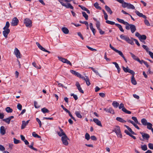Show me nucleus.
<instances>
[{
  "label": "nucleus",
  "instance_id": "obj_1",
  "mask_svg": "<svg viewBox=\"0 0 153 153\" xmlns=\"http://www.w3.org/2000/svg\"><path fill=\"white\" fill-rule=\"evenodd\" d=\"M124 126L126 127L127 129H128V130H125L124 131V132L125 133H126L127 135H129L132 138L134 139L135 140L136 139V137L133 135L132 134L135 135L136 134L135 133H134V132L128 126L125 125Z\"/></svg>",
  "mask_w": 153,
  "mask_h": 153
},
{
  "label": "nucleus",
  "instance_id": "obj_2",
  "mask_svg": "<svg viewBox=\"0 0 153 153\" xmlns=\"http://www.w3.org/2000/svg\"><path fill=\"white\" fill-rule=\"evenodd\" d=\"M109 46L110 48L113 51L117 52V53H118L124 59L125 61L126 62H127V61L126 58L124 57V55H123V53L120 51H119L116 48H114L111 45V44H110Z\"/></svg>",
  "mask_w": 153,
  "mask_h": 153
},
{
  "label": "nucleus",
  "instance_id": "obj_3",
  "mask_svg": "<svg viewBox=\"0 0 153 153\" xmlns=\"http://www.w3.org/2000/svg\"><path fill=\"white\" fill-rule=\"evenodd\" d=\"M113 131L114 132H115L118 137L120 138H122V135L121 134V130L119 126H116Z\"/></svg>",
  "mask_w": 153,
  "mask_h": 153
},
{
  "label": "nucleus",
  "instance_id": "obj_4",
  "mask_svg": "<svg viewBox=\"0 0 153 153\" xmlns=\"http://www.w3.org/2000/svg\"><path fill=\"white\" fill-rule=\"evenodd\" d=\"M125 28L127 30L130 29L132 33H133L136 30L135 26L133 24H130L128 23V25L126 26Z\"/></svg>",
  "mask_w": 153,
  "mask_h": 153
},
{
  "label": "nucleus",
  "instance_id": "obj_5",
  "mask_svg": "<svg viewBox=\"0 0 153 153\" xmlns=\"http://www.w3.org/2000/svg\"><path fill=\"white\" fill-rule=\"evenodd\" d=\"M122 6L123 8L127 7L128 9H134L135 7L130 3H127L126 2L122 4Z\"/></svg>",
  "mask_w": 153,
  "mask_h": 153
},
{
  "label": "nucleus",
  "instance_id": "obj_6",
  "mask_svg": "<svg viewBox=\"0 0 153 153\" xmlns=\"http://www.w3.org/2000/svg\"><path fill=\"white\" fill-rule=\"evenodd\" d=\"M68 139L66 135L62 136L61 137L62 143L65 146H68Z\"/></svg>",
  "mask_w": 153,
  "mask_h": 153
},
{
  "label": "nucleus",
  "instance_id": "obj_7",
  "mask_svg": "<svg viewBox=\"0 0 153 153\" xmlns=\"http://www.w3.org/2000/svg\"><path fill=\"white\" fill-rule=\"evenodd\" d=\"M58 58L59 59L63 62L69 64L70 66H72V65L71 63L67 59L61 57H58Z\"/></svg>",
  "mask_w": 153,
  "mask_h": 153
},
{
  "label": "nucleus",
  "instance_id": "obj_8",
  "mask_svg": "<svg viewBox=\"0 0 153 153\" xmlns=\"http://www.w3.org/2000/svg\"><path fill=\"white\" fill-rule=\"evenodd\" d=\"M122 68L123 70L125 72L129 73L132 75L135 74V73L134 71L129 69L128 67L125 68L124 66H123Z\"/></svg>",
  "mask_w": 153,
  "mask_h": 153
},
{
  "label": "nucleus",
  "instance_id": "obj_9",
  "mask_svg": "<svg viewBox=\"0 0 153 153\" xmlns=\"http://www.w3.org/2000/svg\"><path fill=\"white\" fill-rule=\"evenodd\" d=\"M24 22L27 27H30L32 26V22L29 19H25L24 20Z\"/></svg>",
  "mask_w": 153,
  "mask_h": 153
},
{
  "label": "nucleus",
  "instance_id": "obj_10",
  "mask_svg": "<svg viewBox=\"0 0 153 153\" xmlns=\"http://www.w3.org/2000/svg\"><path fill=\"white\" fill-rule=\"evenodd\" d=\"M14 53L17 58H21V53L19 50L16 48L14 49Z\"/></svg>",
  "mask_w": 153,
  "mask_h": 153
},
{
  "label": "nucleus",
  "instance_id": "obj_11",
  "mask_svg": "<svg viewBox=\"0 0 153 153\" xmlns=\"http://www.w3.org/2000/svg\"><path fill=\"white\" fill-rule=\"evenodd\" d=\"M18 19L16 17H14L12 19L11 24L13 26H16L18 24Z\"/></svg>",
  "mask_w": 153,
  "mask_h": 153
},
{
  "label": "nucleus",
  "instance_id": "obj_12",
  "mask_svg": "<svg viewBox=\"0 0 153 153\" xmlns=\"http://www.w3.org/2000/svg\"><path fill=\"white\" fill-rule=\"evenodd\" d=\"M60 4L62 6L65 7L67 8H70L71 9H74V7L70 3H68L66 4L64 3V2H61Z\"/></svg>",
  "mask_w": 153,
  "mask_h": 153
},
{
  "label": "nucleus",
  "instance_id": "obj_13",
  "mask_svg": "<svg viewBox=\"0 0 153 153\" xmlns=\"http://www.w3.org/2000/svg\"><path fill=\"white\" fill-rule=\"evenodd\" d=\"M81 78L85 81L87 85L89 86L91 84L89 78L87 76H85V77L82 76Z\"/></svg>",
  "mask_w": 153,
  "mask_h": 153
},
{
  "label": "nucleus",
  "instance_id": "obj_14",
  "mask_svg": "<svg viewBox=\"0 0 153 153\" xmlns=\"http://www.w3.org/2000/svg\"><path fill=\"white\" fill-rule=\"evenodd\" d=\"M4 30L3 31V34L4 36L6 38L7 37V35L10 32V30L9 29H4Z\"/></svg>",
  "mask_w": 153,
  "mask_h": 153
},
{
  "label": "nucleus",
  "instance_id": "obj_15",
  "mask_svg": "<svg viewBox=\"0 0 153 153\" xmlns=\"http://www.w3.org/2000/svg\"><path fill=\"white\" fill-rule=\"evenodd\" d=\"M140 133L142 135V137L144 139L147 140H149L150 136L148 134L143 133L142 132H140Z\"/></svg>",
  "mask_w": 153,
  "mask_h": 153
},
{
  "label": "nucleus",
  "instance_id": "obj_16",
  "mask_svg": "<svg viewBox=\"0 0 153 153\" xmlns=\"http://www.w3.org/2000/svg\"><path fill=\"white\" fill-rule=\"evenodd\" d=\"M76 86L78 90H79V91L82 94L84 93V91L82 89L80 85L78 82H76Z\"/></svg>",
  "mask_w": 153,
  "mask_h": 153
},
{
  "label": "nucleus",
  "instance_id": "obj_17",
  "mask_svg": "<svg viewBox=\"0 0 153 153\" xmlns=\"http://www.w3.org/2000/svg\"><path fill=\"white\" fill-rule=\"evenodd\" d=\"M70 72L72 74H74V75L76 76L77 77H79L80 78L82 76L80 74L76 72L75 71L73 70H71Z\"/></svg>",
  "mask_w": 153,
  "mask_h": 153
},
{
  "label": "nucleus",
  "instance_id": "obj_18",
  "mask_svg": "<svg viewBox=\"0 0 153 153\" xmlns=\"http://www.w3.org/2000/svg\"><path fill=\"white\" fill-rule=\"evenodd\" d=\"M104 110L107 112L113 114H114V111L111 108H105L104 109Z\"/></svg>",
  "mask_w": 153,
  "mask_h": 153
},
{
  "label": "nucleus",
  "instance_id": "obj_19",
  "mask_svg": "<svg viewBox=\"0 0 153 153\" xmlns=\"http://www.w3.org/2000/svg\"><path fill=\"white\" fill-rule=\"evenodd\" d=\"M30 120H28L25 122V121H22V124L21 126V129H24L26 126L28 124Z\"/></svg>",
  "mask_w": 153,
  "mask_h": 153
},
{
  "label": "nucleus",
  "instance_id": "obj_20",
  "mask_svg": "<svg viewBox=\"0 0 153 153\" xmlns=\"http://www.w3.org/2000/svg\"><path fill=\"white\" fill-rule=\"evenodd\" d=\"M135 13L136 14L140 17H143V18L146 19V17L145 15H143L142 13H140L139 11L137 10L135 11Z\"/></svg>",
  "mask_w": 153,
  "mask_h": 153
},
{
  "label": "nucleus",
  "instance_id": "obj_21",
  "mask_svg": "<svg viewBox=\"0 0 153 153\" xmlns=\"http://www.w3.org/2000/svg\"><path fill=\"white\" fill-rule=\"evenodd\" d=\"M93 121L98 126L102 127V126L101 123V122L98 119L96 118H94L93 119Z\"/></svg>",
  "mask_w": 153,
  "mask_h": 153
},
{
  "label": "nucleus",
  "instance_id": "obj_22",
  "mask_svg": "<svg viewBox=\"0 0 153 153\" xmlns=\"http://www.w3.org/2000/svg\"><path fill=\"white\" fill-rule=\"evenodd\" d=\"M0 132L2 135H4L6 133V130L4 126H1L0 129Z\"/></svg>",
  "mask_w": 153,
  "mask_h": 153
},
{
  "label": "nucleus",
  "instance_id": "obj_23",
  "mask_svg": "<svg viewBox=\"0 0 153 153\" xmlns=\"http://www.w3.org/2000/svg\"><path fill=\"white\" fill-rule=\"evenodd\" d=\"M117 20L119 22L122 23L124 25H127L128 24V22H127L124 21V20L122 19H121L119 18H117Z\"/></svg>",
  "mask_w": 153,
  "mask_h": 153
},
{
  "label": "nucleus",
  "instance_id": "obj_24",
  "mask_svg": "<svg viewBox=\"0 0 153 153\" xmlns=\"http://www.w3.org/2000/svg\"><path fill=\"white\" fill-rule=\"evenodd\" d=\"M132 76L131 77V83L134 85H135L137 84V82L134 77V74L132 75Z\"/></svg>",
  "mask_w": 153,
  "mask_h": 153
},
{
  "label": "nucleus",
  "instance_id": "obj_25",
  "mask_svg": "<svg viewBox=\"0 0 153 153\" xmlns=\"http://www.w3.org/2000/svg\"><path fill=\"white\" fill-rule=\"evenodd\" d=\"M128 122L131 123L137 129H139L140 128L139 127L137 126V125L133 121H132L131 120H128Z\"/></svg>",
  "mask_w": 153,
  "mask_h": 153
},
{
  "label": "nucleus",
  "instance_id": "obj_26",
  "mask_svg": "<svg viewBox=\"0 0 153 153\" xmlns=\"http://www.w3.org/2000/svg\"><path fill=\"white\" fill-rule=\"evenodd\" d=\"M105 8L107 11L111 15L113 13L112 11L111 10V8L109 7L107 5H105Z\"/></svg>",
  "mask_w": 153,
  "mask_h": 153
},
{
  "label": "nucleus",
  "instance_id": "obj_27",
  "mask_svg": "<svg viewBox=\"0 0 153 153\" xmlns=\"http://www.w3.org/2000/svg\"><path fill=\"white\" fill-rule=\"evenodd\" d=\"M112 64H114L115 65V67L116 68L117 70L118 73H119L121 69L118 64L117 62H113Z\"/></svg>",
  "mask_w": 153,
  "mask_h": 153
},
{
  "label": "nucleus",
  "instance_id": "obj_28",
  "mask_svg": "<svg viewBox=\"0 0 153 153\" xmlns=\"http://www.w3.org/2000/svg\"><path fill=\"white\" fill-rule=\"evenodd\" d=\"M62 30L63 33L65 34H68L69 32V30L66 27H62Z\"/></svg>",
  "mask_w": 153,
  "mask_h": 153
},
{
  "label": "nucleus",
  "instance_id": "obj_29",
  "mask_svg": "<svg viewBox=\"0 0 153 153\" xmlns=\"http://www.w3.org/2000/svg\"><path fill=\"white\" fill-rule=\"evenodd\" d=\"M116 120L122 123H125L126 122V121L124 120L122 118H121L120 117H117L116 118Z\"/></svg>",
  "mask_w": 153,
  "mask_h": 153
},
{
  "label": "nucleus",
  "instance_id": "obj_30",
  "mask_svg": "<svg viewBox=\"0 0 153 153\" xmlns=\"http://www.w3.org/2000/svg\"><path fill=\"white\" fill-rule=\"evenodd\" d=\"M34 145L33 142H32L30 144V145L28 146V147L30 148L31 149L36 151H37V150L36 149L33 147Z\"/></svg>",
  "mask_w": 153,
  "mask_h": 153
},
{
  "label": "nucleus",
  "instance_id": "obj_31",
  "mask_svg": "<svg viewBox=\"0 0 153 153\" xmlns=\"http://www.w3.org/2000/svg\"><path fill=\"white\" fill-rule=\"evenodd\" d=\"M38 47L42 51H44L45 49L41 46L40 44L38 42H36V43Z\"/></svg>",
  "mask_w": 153,
  "mask_h": 153
},
{
  "label": "nucleus",
  "instance_id": "obj_32",
  "mask_svg": "<svg viewBox=\"0 0 153 153\" xmlns=\"http://www.w3.org/2000/svg\"><path fill=\"white\" fill-rule=\"evenodd\" d=\"M139 39L141 41H142L143 40H145L146 39V36L145 35H141Z\"/></svg>",
  "mask_w": 153,
  "mask_h": 153
},
{
  "label": "nucleus",
  "instance_id": "obj_33",
  "mask_svg": "<svg viewBox=\"0 0 153 153\" xmlns=\"http://www.w3.org/2000/svg\"><path fill=\"white\" fill-rule=\"evenodd\" d=\"M147 126V128L149 130H152V129H153L152 128V124L150 123H148L146 125Z\"/></svg>",
  "mask_w": 153,
  "mask_h": 153
},
{
  "label": "nucleus",
  "instance_id": "obj_34",
  "mask_svg": "<svg viewBox=\"0 0 153 153\" xmlns=\"http://www.w3.org/2000/svg\"><path fill=\"white\" fill-rule=\"evenodd\" d=\"M141 122L142 124L144 126H146L148 123L147 120L144 118H143L141 120Z\"/></svg>",
  "mask_w": 153,
  "mask_h": 153
},
{
  "label": "nucleus",
  "instance_id": "obj_35",
  "mask_svg": "<svg viewBox=\"0 0 153 153\" xmlns=\"http://www.w3.org/2000/svg\"><path fill=\"white\" fill-rule=\"evenodd\" d=\"M112 105L114 108H117L119 105V103L116 101H114Z\"/></svg>",
  "mask_w": 153,
  "mask_h": 153
},
{
  "label": "nucleus",
  "instance_id": "obj_36",
  "mask_svg": "<svg viewBox=\"0 0 153 153\" xmlns=\"http://www.w3.org/2000/svg\"><path fill=\"white\" fill-rule=\"evenodd\" d=\"M129 53L131 55L132 57L134 59L137 61V60H138V59H139V58L138 57H137V56H135L132 53L130 52Z\"/></svg>",
  "mask_w": 153,
  "mask_h": 153
},
{
  "label": "nucleus",
  "instance_id": "obj_37",
  "mask_svg": "<svg viewBox=\"0 0 153 153\" xmlns=\"http://www.w3.org/2000/svg\"><path fill=\"white\" fill-rule=\"evenodd\" d=\"M82 13L83 15V16L85 18V19L86 20H87L88 19V16L86 14L85 12L84 11H82Z\"/></svg>",
  "mask_w": 153,
  "mask_h": 153
},
{
  "label": "nucleus",
  "instance_id": "obj_38",
  "mask_svg": "<svg viewBox=\"0 0 153 153\" xmlns=\"http://www.w3.org/2000/svg\"><path fill=\"white\" fill-rule=\"evenodd\" d=\"M122 110L123 112L126 113L128 114H131V113L130 111L127 110L125 108H122Z\"/></svg>",
  "mask_w": 153,
  "mask_h": 153
},
{
  "label": "nucleus",
  "instance_id": "obj_39",
  "mask_svg": "<svg viewBox=\"0 0 153 153\" xmlns=\"http://www.w3.org/2000/svg\"><path fill=\"white\" fill-rule=\"evenodd\" d=\"M6 111L7 113H11L13 112V110L12 108H11L10 107H7L6 109Z\"/></svg>",
  "mask_w": 153,
  "mask_h": 153
},
{
  "label": "nucleus",
  "instance_id": "obj_40",
  "mask_svg": "<svg viewBox=\"0 0 153 153\" xmlns=\"http://www.w3.org/2000/svg\"><path fill=\"white\" fill-rule=\"evenodd\" d=\"M131 119L133 120L134 121L135 123H137V124H140V123H139L137 120V118L136 117H131Z\"/></svg>",
  "mask_w": 153,
  "mask_h": 153
},
{
  "label": "nucleus",
  "instance_id": "obj_41",
  "mask_svg": "<svg viewBox=\"0 0 153 153\" xmlns=\"http://www.w3.org/2000/svg\"><path fill=\"white\" fill-rule=\"evenodd\" d=\"M75 114L76 116L79 118H81L82 117V116L80 113V112L78 111H76L75 112Z\"/></svg>",
  "mask_w": 153,
  "mask_h": 153
},
{
  "label": "nucleus",
  "instance_id": "obj_42",
  "mask_svg": "<svg viewBox=\"0 0 153 153\" xmlns=\"http://www.w3.org/2000/svg\"><path fill=\"white\" fill-rule=\"evenodd\" d=\"M32 135L33 137H37L38 138H40L41 137V136L38 135L37 134H36L35 132H33L32 133Z\"/></svg>",
  "mask_w": 153,
  "mask_h": 153
},
{
  "label": "nucleus",
  "instance_id": "obj_43",
  "mask_svg": "<svg viewBox=\"0 0 153 153\" xmlns=\"http://www.w3.org/2000/svg\"><path fill=\"white\" fill-rule=\"evenodd\" d=\"M120 37L121 39H124L126 41L128 37L127 36H125L124 35L122 34L120 36Z\"/></svg>",
  "mask_w": 153,
  "mask_h": 153
},
{
  "label": "nucleus",
  "instance_id": "obj_44",
  "mask_svg": "<svg viewBox=\"0 0 153 153\" xmlns=\"http://www.w3.org/2000/svg\"><path fill=\"white\" fill-rule=\"evenodd\" d=\"M10 26V23L8 22H6L5 26L3 28V29H9L8 28Z\"/></svg>",
  "mask_w": 153,
  "mask_h": 153
},
{
  "label": "nucleus",
  "instance_id": "obj_45",
  "mask_svg": "<svg viewBox=\"0 0 153 153\" xmlns=\"http://www.w3.org/2000/svg\"><path fill=\"white\" fill-rule=\"evenodd\" d=\"M32 64L33 66H34L35 67L37 68V69H40L41 68V66L40 65H39V66H37L36 65V63L35 62H33Z\"/></svg>",
  "mask_w": 153,
  "mask_h": 153
},
{
  "label": "nucleus",
  "instance_id": "obj_46",
  "mask_svg": "<svg viewBox=\"0 0 153 153\" xmlns=\"http://www.w3.org/2000/svg\"><path fill=\"white\" fill-rule=\"evenodd\" d=\"M41 111L44 113H48L49 111L47 109L45 108H44L41 109Z\"/></svg>",
  "mask_w": 153,
  "mask_h": 153
},
{
  "label": "nucleus",
  "instance_id": "obj_47",
  "mask_svg": "<svg viewBox=\"0 0 153 153\" xmlns=\"http://www.w3.org/2000/svg\"><path fill=\"white\" fill-rule=\"evenodd\" d=\"M126 41L131 45H133L134 44L132 40L130 39L128 37L127 38Z\"/></svg>",
  "mask_w": 153,
  "mask_h": 153
},
{
  "label": "nucleus",
  "instance_id": "obj_48",
  "mask_svg": "<svg viewBox=\"0 0 153 153\" xmlns=\"http://www.w3.org/2000/svg\"><path fill=\"white\" fill-rule=\"evenodd\" d=\"M141 148L144 151H146L147 149V146L146 145L141 146Z\"/></svg>",
  "mask_w": 153,
  "mask_h": 153
},
{
  "label": "nucleus",
  "instance_id": "obj_49",
  "mask_svg": "<svg viewBox=\"0 0 153 153\" xmlns=\"http://www.w3.org/2000/svg\"><path fill=\"white\" fill-rule=\"evenodd\" d=\"M94 6L97 9H101V8L99 6V4L97 2H96L94 4Z\"/></svg>",
  "mask_w": 153,
  "mask_h": 153
},
{
  "label": "nucleus",
  "instance_id": "obj_50",
  "mask_svg": "<svg viewBox=\"0 0 153 153\" xmlns=\"http://www.w3.org/2000/svg\"><path fill=\"white\" fill-rule=\"evenodd\" d=\"M143 48L146 50V51L147 52L149 53V48L147 47V46L146 45H142Z\"/></svg>",
  "mask_w": 153,
  "mask_h": 153
},
{
  "label": "nucleus",
  "instance_id": "obj_51",
  "mask_svg": "<svg viewBox=\"0 0 153 153\" xmlns=\"http://www.w3.org/2000/svg\"><path fill=\"white\" fill-rule=\"evenodd\" d=\"M85 138L87 140H88L90 138V136L89 134L87 133H86L85 134Z\"/></svg>",
  "mask_w": 153,
  "mask_h": 153
},
{
  "label": "nucleus",
  "instance_id": "obj_52",
  "mask_svg": "<svg viewBox=\"0 0 153 153\" xmlns=\"http://www.w3.org/2000/svg\"><path fill=\"white\" fill-rule=\"evenodd\" d=\"M100 22H96V25L98 29H100Z\"/></svg>",
  "mask_w": 153,
  "mask_h": 153
},
{
  "label": "nucleus",
  "instance_id": "obj_53",
  "mask_svg": "<svg viewBox=\"0 0 153 153\" xmlns=\"http://www.w3.org/2000/svg\"><path fill=\"white\" fill-rule=\"evenodd\" d=\"M106 22L108 24L111 25H114L115 24V22L113 21H109V20H107L106 21Z\"/></svg>",
  "mask_w": 153,
  "mask_h": 153
},
{
  "label": "nucleus",
  "instance_id": "obj_54",
  "mask_svg": "<svg viewBox=\"0 0 153 153\" xmlns=\"http://www.w3.org/2000/svg\"><path fill=\"white\" fill-rule=\"evenodd\" d=\"M3 120L8 124L10 123V119H9L8 118H7L6 119H4Z\"/></svg>",
  "mask_w": 153,
  "mask_h": 153
},
{
  "label": "nucleus",
  "instance_id": "obj_55",
  "mask_svg": "<svg viewBox=\"0 0 153 153\" xmlns=\"http://www.w3.org/2000/svg\"><path fill=\"white\" fill-rule=\"evenodd\" d=\"M149 148L152 150H153V144L150 143L148 144Z\"/></svg>",
  "mask_w": 153,
  "mask_h": 153
},
{
  "label": "nucleus",
  "instance_id": "obj_56",
  "mask_svg": "<svg viewBox=\"0 0 153 153\" xmlns=\"http://www.w3.org/2000/svg\"><path fill=\"white\" fill-rule=\"evenodd\" d=\"M13 140H14V143L16 144L19 143L20 142V140H18L16 139V138H13Z\"/></svg>",
  "mask_w": 153,
  "mask_h": 153
},
{
  "label": "nucleus",
  "instance_id": "obj_57",
  "mask_svg": "<svg viewBox=\"0 0 153 153\" xmlns=\"http://www.w3.org/2000/svg\"><path fill=\"white\" fill-rule=\"evenodd\" d=\"M34 107L36 108H38L40 107V106L38 105V103L36 101H34Z\"/></svg>",
  "mask_w": 153,
  "mask_h": 153
},
{
  "label": "nucleus",
  "instance_id": "obj_58",
  "mask_svg": "<svg viewBox=\"0 0 153 153\" xmlns=\"http://www.w3.org/2000/svg\"><path fill=\"white\" fill-rule=\"evenodd\" d=\"M36 120L39 124V127H41L42 126L41 122L40 120L38 118H36Z\"/></svg>",
  "mask_w": 153,
  "mask_h": 153
},
{
  "label": "nucleus",
  "instance_id": "obj_59",
  "mask_svg": "<svg viewBox=\"0 0 153 153\" xmlns=\"http://www.w3.org/2000/svg\"><path fill=\"white\" fill-rule=\"evenodd\" d=\"M78 6L81 8L83 10L85 11L87 8L85 7L80 5H79Z\"/></svg>",
  "mask_w": 153,
  "mask_h": 153
},
{
  "label": "nucleus",
  "instance_id": "obj_60",
  "mask_svg": "<svg viewBox=\"0 0 153 153\" xmlns=\"http://www.w3.org/2000/svg\"><path fill=\"white\" fill-rule=\"evenodd\" d=\"M22 105L19 103L17 105V108L20 111L22 110Z\"/></svg>",
  "mask_w": 153,
  "mask_h": 153
},
{
  "label": "nucleus",
  "instance_id": "obj_61",
  "mask_svg": "<svg viewBox=\"0 0 153 153\" xmlns=\"http://www.w3.org/2000/svg\"><path fill=\"white\" fill-rule=\"evenodd\" d=\"M144 23L147 26H149L150 25V24L148 20L146 19H145L144 20Z\"/></svg>",
  "mask_w": 153,
  "mask_h": 153
},
{
  "label": "nucleus",
  "instance_id": "obj_62",
  "mask_svg": "<svg viewBox=\"0 0 153 153\" xmlns=\"http://www.w3.org/2000/svg\"><path fill=\"white\" fill-rule=\"evenodd\" d=\"M71 96H73L75 100H76L78 99V97L76 95L74 94H71Z\"/></svg>",
  "mask_w": 153,
  "mask_h": 153
},
{
  "label": "nucleus",
  "instance_id": "obj_63",
  "mask_svg": "<svg viewBox=\"0 0 153 153\" xmlns=\"http://www.w3.org/2000/svg\"><path fill=\"white\" fill-rule=\"evenodd\" d=\"M87 48L89 49L90 50L92 51H97V50L93 48H91L89 46H88L87 45L86 46Z\"/></svg>",
  "mask_w": 153,
  "mask_h": 153
},
{
  "label": "nucleus",
  "instance_id": "obj_64",
  "mask_svg": "<svg viewBox=\"0 0 153 153\" xmlns=\"http://www.w3.org/2000/svg\"><path fill=\"white\" fill-rule=\"evenodd\" d=\"M149 54L151 58L153 59V53L150 51H149Z\"/></svg>",
  "mask_w": 153,
  "mask_h": 153
}]
</instances>
